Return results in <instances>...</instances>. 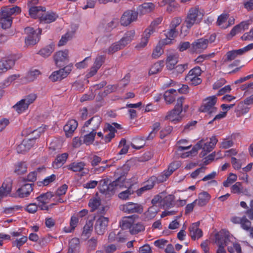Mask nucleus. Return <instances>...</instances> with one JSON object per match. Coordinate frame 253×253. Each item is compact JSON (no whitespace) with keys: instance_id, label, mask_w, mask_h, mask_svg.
Listing matches in <instances>:
<instances>
[{"instance_id":"1","label":"nucleus","mask_w":253,"mask_h":253,"mask_svg":"<svg viewBox=\"0 0 253 253\" xmlns=\"http://www.w3.org/2000/svg\"><path fill=\"white\" fill-rule=\"evenodd\" d=\"M204 16V11L198 7H194L189 10L187 16L181 26V34L184 36L187 34V30H184L185 27L189 29L194 24L198 23Z\"/></svg>"},{"instance_id":"2","label":"nucleus","mask_w":253,"mask_h":253,"mask_svg":"<svg viewBox=\"0 0 253 253\" xmlns=\"http://www.w3.org/2000/svg\"><path fill=\"white\" fill-rule=\"evenodd\" d=\"M120 226L122 229H129L131 234L135 235L144 230V226L140 223L136 221L133 216L123 218L120 222Z\"/></svg>"},{"instance_id":"3","label":"nucleus","mask_w":253,"mask_h":253,"mask_svg":"<svg viewBox=\"0 0 253 253\" xmlns=\"http://www.w3.org/2000/svg\"><path fill=\"white\" fill-rule=\"evenodd\" d=\"M44 127H40L33 131V133L35 135L34 138L26 139L23 140L17 147L16 150L19 153H24L29 150L34 145L35 142V139L38 138L40 135L44 132Z\"/></svg>"},{"instance_id":"4","label":"nucleus","mask_w":253,"mask_h":253,"mask_svg":"<svg viewBox=\"0 0 253 253\" xmlns=\"http://www.w3.org/2000/svg\"><path fill=\"white\" fill-rule=\"evenodd\" d=\"M217 98L215 96H211L206 98L200 107L199 111L207 113L210 115L215 114L217 111V108L215 106Z\"/></svg>"},{"instance_id":"5","label":"nucleus","mask_w":253,"mask_h":253,"mask_svg":"<svg viewBox=\"0 0 253 253\" xmlns=\"http://www.w3.org/2000/svg\"><path fill=\"white\" fill-rule=\"evenodd\" d=\"M25 32L27 37L25 39V43L26 46H31L36 44L39 41V34L41 33L42 29H38L37 33L32 28L27 27L25 28Z\"/></svg>"},{"instance_id":"6","label":"nucleus","mask_w":253,"mask_h":253,"mask_svg":"<svg viewBox=\"0 0 253 253\" xmlns=\"http://www.w3.org/2000/svg\"><path fill=\"white\" fill-rule=\"evenodd\" d=\"M201 73L202 70L201 68L198 66L195 67L189 71L185 79L190 84L193 85H198L202 82V80L200 78Z\"/></svg>"},{"instance_id":"7","label":"nucleus","mask_w":253,"mask_h":253,"mask_svg":"<svg viewBox=\"0 0 253 253\" xmlns=\"http://www.w3.org/2000/svg\"><path fill=\"white\" fill-rule=\"evenodd\" d=\"M105 58V56L103 55H98L94 59L93 64L86 75L87 78L94 76L97 73L98 70L104 63Z\"/></svg>"},{"instance_id":"8","label":"nucleus","mask_w":253,"mask_h":253,"mask_svg":"<svg viewBox=\"0 0 253 253\" xmlns=\"http://www.w3.org/2000/svg\"><path fill=\"white\" fill-rule=\"evenodd\" d=\"M101 121V118L98 116H95L92 117L85 122L83 131L84 132L89 131V129H90L92 131H96L99 127Z\"/></svg>"},{"instance_id":"9","label":"nucleus","mask_w":253,"mask_h":253,"mask_svg":"<svg viewBox=\"0 0 253 253\" xmlns=\"http://www.w3.org/2000/svg\"><path fill=\"white\" fill-rule=\"evenodd\" d=\"M72 65H68L64 68L55 72H53L49 76V79L52 82L61 80L67 77L72 70Z\"/></svg>"},{"instance_id":"10","label":"nucleus","mask_w":253,"mask_h":253,"mask_svg":"<svg viewBox=\"0 0 253 253\" xmlns=\"http://www.w3.org/2000/svg\"><path fill=\"white\" fill-rule=\"evenodd\" d=\"M116 128H121V126L117 123H113L112 125L107 124L103 131L104 133H107L104 138V140L106 143L109 142L111 139L114 137L115 133L116 132Z\"/></svg>"},{"instance_id":"11","label":"nucleus","mask_w":253,"mask_h":253,"mask_svg":"<svg viewBox=\"0 0 253 253\" xmlns=\"http://www.w3.org/2000/svg\"><path fill=\"white\" fill-rule=\"evenodd\" d=\"M138 17V12L134 10H127L122 15L120 22L122 25L126 26L131 22L135 21Z\"/></svg>"},{"instance_id":"12","label":"nucleus","mask_w":253,"mask_h":253,"mask_svg":"<svg viewBox=\"0 0 253 253\" xmlns=\"http://www.w3.org/2000/svg\"><path fill=\"white\" fill-rule=\"evenodd\" d=\"M119 209L121 211L127 213L141 212L143 211L141 205L132 202H127L125 204L121 205Z\"/></svg>"},{"instance_id":"13","label":"nucleus","mask_w":253,"mask_h":253,"mask_svg":"<svg viewBox=\"0 0 253 253\" xmlns=\"http://www.w3.org/2000/svg\"><path fill=\"white\" fill-rule=\"evenodd\" d=\"M88 206L91 208V211H95L100 206L99 209V212L101 214L105 213L108 209V206L101 205L100 198L97 196L92 198L89 200Z\"/></svg>"},{"instance_id":"14","label":"nucleus","mask_w":253,"mask_h":253,"mask_svg":"<svg viewBox=\"0 0 253 253\" xmlns=\"http://www.w3.org/2000/svg\"><path fill=\"white\" fill-rule=\"evenodd\" d=\"M107 217L100 216L96 220L95 224V230L98 235H103L106 230L108 223Z\"/></svg>"},{"instance_id":"15","label":"nucleus","mask_w":253,"mask_h":253,"mask_svg":"<svg viewBox=\"0 0 253 253\" xmlns=\"http://www.w3.org/2000/svg\"><path fill=\"white\" fill-rule=\"evenodd\" d=\"M208 43L207 39H198L191 44L190 50L192 52H200L207 48Z\"/></svg>"},{"instance_id":"16","label":"nucleus","mask_w":253,"mask_h":253,"mask_svg":"<svg viewBox=\"0 0 253 253\" xmlns=\"http://www.w3.org/2000/svg\"><path fill=\"white\" fill-rule=\"evenodd\" d=\"M200 222H196L191 224L189 228V236L192 240H196L200 239L203 236V232L199 228Z\"/></svg>"},{"instance_id":"17","label":"nucleus","mask_w":253,"mask_h":253,"mask_svg":"<svg viewBox=\"0 0 253 253\" xmlns=\"http://www.w3.org/2000/svg\"><path fill=\"white\" fill-rule=\"evenodd\" d=\"M53 195L51 193L47 192L45 194L41 195L37 198L38 201V206L42 210H47L48 209L47 204L49 203L50 199Z\"/></svg>"},{"instance_id":"18","label":"nucleus","mask_w":253,"mask_h":253,"mask_svg":"<svg viewBox=\"0 0 253 253\" xmlns=\"http://www.w3.org/2000/svg\"><path fill=\"white\" fill-rule=\"evenodd\" d=\"M55 63L57 66H61L68 60V51L60 50L54 54Z\"/></svg>"},{"instance_id":"19","label":"nucleus","mask_w":253,"mask_h":253,"mask_svg":"<svg viewBox=\"0 0 253 253\" xmlns=\"http://www.w3.org/2000/svg\"><path fill=\"white\" fill-rule=\"evenodd\" d=\"M181 112L173 108L167 113L165 119L175 124L182 120Z\"/></svg>"},{"instance_id":"20","label":"nucleus","mask_w":253,"mask_h":253,"mask_svg":"<svg viewBox=\"0 0 253 253\" xmlns=\"http://www.w3.org/2000/svg\"><path fill=\"white\" fill-rule=\"evenodd\" d=\"M85 164L83 162H74L67 166L68 169L74 172H82V175L87 173L86 171H84Z\"/></svg>"},{"instance_id":"21","label":"nucleus","mask_w":253,"mask_h":253,"mask_svg":"<svg viewBox=\"0 0 253 253\" xmlns=\"http://www.w3.org/2000/svg\"><path fill=\"white\" fill-rule=\"evenodd\" d=\"M231 238L228 236V233L227 232L222 231L215 235V243L218 246L219 248H224L225 245V241H230Z\"/></svg>"},{"instance_id":"22","label":"nucleus","mask_w":253,"mask_h":253,"mask_svg":"<svg viewBox=\"0 0 253 253\" xmlns=\"http://www.w3.org/2000/svg\"><path fill=\"white\" fill-rule=\"evenodd\" d=\"M110 186L112 187L111 191H119L126 188V178L124 176L119 177L116 180L113 181L110 184Z\"/></svg>"},{"instance_id":"23","label":"nucleus","mask_w":253,"mask_h":253,"mask_svg":"<svg viewBox=\"0 0 253 253\" xmlns=\"http://www.w3.org/2000/svg\"><path fill=\"white\" fill-rule=\"evenodd\" d=\"M178 55L176 53H170L167 55L166 60V68L169 70L174 69L178 63Z\"/></svg>"},{"instance_id":"24","label":"nucleus","mask_w":253,"mask_h":253,"mask_svg":"<svg viewBox=\"0 0 253 253\" xmlns=\"http://www.w3.org/2000/svg\"><path fill=\"white\" fill-rule=\"evenodd\" d=\"M156 5L152 2H145L140 5L137 7L138 14L141 15L146 14L153 11L155 8Z\"/></svg>"},{"instance_id":"25","label":"nucleus","mask_w":253,"mask_h":253,"mask_svg":"<svg viewBox=\"0 0 253 253\" xmlns=\"http://www.w3.org/2000/svg\"><path fill=\"white\" fill-rule=\"evenodd\" d=\"M58 18V15L52 11L46 12L44 9L42 16L40 19L41 22L50 23L56 20Z\"/></svg>"},{"instance_id":"26","label":"nucleus","mask_w":253,"mask_h":253,"mask_svg":"<svg viewBox=\"0 0 253 253\" xmlns=\"http://www.w3.org/2000/svg\"><path fill=\"white\" fill-rule=\"evenodd\" d=\"M15 64V60L10 58H5L0 60V73L5 72Z\"/></svg>"},{"instance_id":"27","label":"nucleus","mask_w":253,"mask_h":253,"mask_svg":"<svg viewBox=\"0 0 253 253\" xmlns=\"http://www.w3.org/2000/svg\"><path fill=\"white\" fill-rule=\"evenodd\" d=\"M78 126V122L75 120H69L64 127L67 137H70Z\"/></svg>"},{"instance_id":"28","label":"nucleus","mask_w":253,"mask_h":253,"mask_svg":"<svg viewBox=\"0 0 253 253\" xmlns=\"http://www.w3.org/2000/svg\"><path fill=\"white\" fill-rule=\"evenodd\" d=\"M12 17L2 11H0V24L3 29H6L11 27Z\"/></svg>"},{"instance_id":"29","label":"nucleus","mask_w":253,"mask_h":253,"mask_svg":"<svg viewBox=\"0 0 253 253\" xmlns=\"http://www.w3.org/2000/svg\"><path fill=\"white\" fill-rule=\"evenodd\" d=\"M217 141L218 140L215 136H213L210 138V141L205 143L204 145H203L202 140L199 141V142H201L202 144V147L201 149L202 148L203 151L205 152L204 155H206L207 153L211 152L214 148Z\"/></svg>"},{"instance_id":"30","label":"nucleus","mask_w":253,"mask_h":253,"mask_svg":"<svg viewBox=\"0 0 253 253\" xmlns=\"http://www.w3.org/2000/svg\"><path fill=\"white\" fill-rule=\"evenodd\" d=\"M79 219L78 216L74 214L72 215L70 220V225L65 226L63 230L66 233H72L78 226Z\"/></svg>"},{"instance_id":"31","label":"nucleus","mask_w":253,"mask_h":253,"mask_svg":"<svg viewBox=\"0 0 253 253\" xmlns=\"http://www.w3.org/2000/svg\"><path fill=\"white\" fill-rule=\"evenodd\" d=\"M32 191V184H25L23 185L21 188L18 189L17 193L20 197L24 198L29 196Z\"/></svg>"},{"instance_id":"32","label":"nucleus","mask_w":253,"mask_h":253,"mask_svg":"<svg viewBox=\"0 0 253 253\" xmlns=\"http://www.w3.org/2000/svg\"><path fill=\"white\" fill-rule=\"evenodd\" d=\"M44 9L45 8L41 6H31L29 9V13L32 18L40 19Z\"/></svg>"},{"instance_id":"33","label":"nucleus","mask_w":253,"mask_h":253,"mask_svg":"<svg viewBox=\"0 0 253 253\" xmlns=\"http://www.w3.org/2000/svg\"><path fill=\"white\" fill-rule=\"evenodd\" d=\"M177 95V91L176 89H170L165 91L164 99L167 104H170L174 102Z\"/></svg>"},{"instance_id":"34","label":"nucleus","mask_w":253,"mask_h":253,"mask_svg":"<svg viewBox=\"0 0 253 253\" xmlns=\"http://www.w3.org/2000/svg\"><path fill=\"white\" fill-rule=\"evenodd\" d=\"M211 199L210 195L207 192H203L200 193L198 197L195 200L197 204L200 206H205Z\"/></svg>"},{"instance_id":"35","label":"nucleus","mask_w":253,"mask_h":253,"mask_svg":"<svg viewBox=\"0 0 253 253\" xmlns=\"http://www.w3.org/2000/svg\"><path fill=\"white\" fill-rule=\"evenodd\" d=\"M12 188V182L10 179L5 180L0 187V192L4 197L10 194Z\"/></svg>"},{"instance_id":"36","label":"nucleus","mask_w":253,"mask_h":253,"mask_svg":"<svg viewBox=\"0 0 253 253\" xmlns=\"http://www.w3.org/2000/svg\"><path fill=\"white\" fill-rule=\"evenodd\" d=\"M135 36V31L130 30L126 32L123 37L120 40L122 45L125 47L127 44L130 43L134 39Z\"/></svg>"},{"instance_id":"37","label":"nucleus","mask_w":253,"mask_h":253,"mask_svg":"<svg viewBox=\"0 0 253 253\" xmlns=\"http://www.w3.org/2000/svg\"><path fill=\"white\" fill-rule=\"evenodd\" d=\"M225 243L229 252L231 253H234L235 252L237 253L241 252V248L239 244L232 242L231 239L230 241H225Z\"/></svg>"},{"instance_id":"38","label":"nucleus","mask_w":253,"mask_h":253,"mask_svg":"<svg viewBox=\"0 0 253 253\" xmlns=\"http://www.w3.org/2000/svg\"><path fill=\"white\" fill-rule=\"evenodd\" d=\"M164 66V62L163 60H160L154 63L150 67L149 71V75L156 74L162 70Z\"/></svg>"},{"instance_id":"39","label":"nucleus","mask_w":253,"mask_h":253,"mask_svg":"<svg viewBox=\"0 0 253 253\" xmlns=\"http://www.w3.org/2000/svg\"><path fill=\"white\" fill-rule=\"evenodd\" d=\"M68 154L66 153H63L62 154L58 156L53 163V167L55 169H58L61 167L66 161L68 158Z\"/></svg>"},{"instance_id":"40","label":"nucleus","mask_w":253,"mask_h":253,"mask_svg":"<svg viewBox=\"0 0 253 253\" xmlns=\"http://www.w3.org/2000/svg\"><path fill=\"white\" fill-rule=\"evenodd\" d=\"M54 50V45L53 44H50L47 46L41 49L39 54L42 56L46 58L50 56Z\"/></svg>"},{"instance_id":"41","label":"nucleus","mask_w":253,"mask_h":253,"mask_svg":"<svg viewBox=\"0 0 253 253\" xmlns=\"http://www.w3.org/2000/svg\"><path fill=\"white\" fill-rule=\"evenodd\" d=\"M179 166V163L177 162L172 163L170 164L168 168V169L167 171L164 172V175L165 177L159 179L161 181H163L166 180V179Z\"/></svg>"},{"instance_id":"42","label":"nucleus","mask_w":253,"mask_h":253,"mask_svg":"<svg viewBox=\"0 0 253 253\" xmlns=\"http://www.w3.org/2000/svg\"><path fill=\"white\" fill-rule=\"evenodd\" d=\"M80 242L78 238H74L72 239L69 243L68 252L70 253H75L76 251L79 248Z\"/></svg>"},{"instance_id":"43","label":"nucleus","mask_w":253,"mask_h":253,"mask_svg":"<svg viewBox=\"0 0 253 253\" xmlns=\"http://www.w3.org/2000/svg\"><path fill=\"white\" fill-rule=\"evenodd\" d=\"M14 110L18 114H21L25 111L28 108L27 104L21 99L13 106Z\"/></svg>"},{"instance_id":"44","label":"nucleus","mask_w":253,"mask_h":253,"mask_svg":"<svg viewBox=\"0 0 253 253\" xmlns=\"http://www.w3.org/2000/svg\"><path fill=\"white\" fill-rule=\"evenodd\" d=\"M96 131H90L88 133L84 135L83 137V142L86 145H89L93 143Z\"/></svg>"},{"instance_id":"45","label":"nucleus","mask_w":253,"mask_h":253,"mask_svg":"<svg viewBox=\"0 0 253 253\" xmlns=\"http://www.w3.org/2000/svg\"><path fill=\"white\" fill-rule=\"evenodd\" d=\"M1 10L11 17L12 15L19 13L21 11L20 7L17 6L12 7L10 6L4 7L1 9Z\"/></svg>"},{"instance_id":"46","label":"nucleus","mask_w":253,"mask_h":253,"mask_svg":"<svg viewBox=\"0 0 253 253\" xmlns=\"http://www.w3.org/2000/svg\"><path fill=\"white\" fill-rule=\"evenodd\" d=\"M99 35L97 38L96 41L100 43H105L109 40L110 34L108 33L104 32V31L102 29L99 30Z\"/></svg>"},{"instance_id":"47","label":"nucleus","mask_w":253,"mask_h":253,"mask_svg":"<svg viewBox=\"0 0 253 253\" xmlns=\"http://www.w3.org/2000/svg\"><path fill=\"white\" fill-rule=\"evenodd\" d=\"M202 147L201 142H198L196 144L195 146H194L192 150L191 151L183 153V152H181V154H177L179 155L180 157L182 158H187L192 154L195 153L197 152V151L201 149Z\"/></svg>"},{"instance_id":"48","label":"nucleus","mask_w":253,"mask_h":253,"mask_svg":"<svg viewBox=\"0 0 253 253\" xmlns=\"http://www.w3.org/2000/svg\"><path fill=\"white\" fill-rule=\"evenodd\" d=\"M93 224V219L92 220H88L85 225L84 226L83 228V231L82 233V235L86 237H88L90 233H91Z\"/></svg>"},{"instance_id":"49","label":"nucleus","mask_w":253,"mask_h":253,"mask_svg":"<svg viewBox=\"0 0 253 253\" xmlns=\"http://www.w3.org/2000/svg\"><path fill=\"white\" fill-rule=\"evenodd\" d=\"M27 171V165L24 162L18 163L15 166L14 172L17 174H22Z\"/></svg>"},{"instance_id":"50","label":"nucleus","mask_w":253,"mask_h":253,"mask_svg":"<svg viewBox=\"0 0 253 253\" xmlns=\"http://www.w3.org/2000/svg\"><path fill=\"white\" fill-rule=\"evenodd\" d=\"M242 54L241 53V51L239 49L238 50H233L230 51H228L226 54V60L228 61H232L234 60L238 56L241 55Z\"/></svg>"},{"instance_id":"51","label":"nucleus","mask_w":253,"mask_h":253,"mask_svg":"<svg viewBox=\"0 0 253 253\" xmlns=\"http://www.w3.org/2000/svg\"><path fill=\"white\" fill-rule=\"evenodd\" d=\"M74 35L73 32H68L63 35L58 42L59 46H63L65 45L67 42L71 40Z\"/></svg>"},{"instance_id":"52","label":"nucleus","mask_w":253,"mask_h":253,"mask_svg":"<svg viewBox=\"0 0 253 253\" xmlns=\"http://www.w3.org/2000/svg\"><path fill=\"white\" fill-rule=\"evenodd\" d=\"M133 193V191L129 187L126 190L120 192L118 194V197L123 200H127Z\"/></svg>"},{"instance_id":"53","label":"nucleus","mask_w":253,"mask_h":253,"mask_svg":"<svg viewBox=\"0 0 253 253\" xmlns=\"http://www.w3.org/2000/svg\"><path fill=\"white\" fill-rule=\"evenodd\" d=\"M154 182L152 180H150L148 181V183L140 188L138 190H137L136 193L138 196L141 195L142 193L145 192L147 190H150L152 189L154 186Z\"/></svg>"},{"instance_id":"54","label":"nucleus","mask_w":253,"mask_h":253,"mask_svg":"<svg viewBox=\"0 0 253 253\" xmlns=\"http://www.w3.org/2000/svg\"><path fill=\"white\" fill-rule=\"evenodd\" d=\"M119 147L122 148L120 151L119 152V154H126L127 153L128 148L129 147V145L126 144V140L124 139H123L120 142Z\"/></svg>"},{"instance_id":"55","label":"nucleus","mask_w":253,"mask_h":253,"mask_svg":"<svg viewBox=\"0 0 253 253\" xmlns=\"http://www.w3.org/2000/svg\"><path fill=\"white\" fill-rule=\"evenodd\" d=\"M40 74V72L36 69L30 71L26 76L27 82H32L34 81Z\"/></svg>"},{"instance_id":"56","label":"nucleus","mask_w":253,"mask_h":253,"mask_svg":"<svg viewBox=\"0 0 253 253\" xmlns=\"http://www.w3.org/2000/svg\"><path fill=\"white\" fill-rule=\"evenodd\" d=\"M124 47L122 44L121 43V42L120 41L118 42H115L113 43L108 48V52L110 54H112L118 50L122 49V48Z\"/></svg>"},{"instance_id":"57","label":"nucleus","mask_w":253,"mask_h":253,"mask_svg":"<svg viewBox=\"0 0 253 253\" xmlns=\"http://www.w3.org/2000/svg\"><path fill=\"white\" fill-rule=\"evenodd\" d=\"M163 52L162 46L159 43L154 48L152 54V57L155 59L158 58L163 54Z\"/></svg>"},{"instance_id":"58","label":"nucleus","mask_w":253,"mask_h":253,"mask_svg":"<svg viewBox=\"0 0 253 253\" xmlns=\"http://www.w3.org/2000/svg\"><path fill=\"white\" fill-rule=\"evenodd\" d=\"M237 179V176L233 173H230L226 181L223 183L224 186L229 187L231 184L236 181Z\"/></svg>"},{"instance_id":"59","label":"nucleus","mask_w":253,"mask_h":253,"mask_svg":"<svg viewBox=\"0 0 253 253\" xmlns=\"http://www.w3.org/2000/svg\"><path fill=\"white\" fill-rule=\"evenodd\" d=\"M158 212V208L155 205H153L149 208L146 212V216L149 218L154 217Z\"/></svg>"},{"instance_id":"60","label":"nucleus","mask_w":253,"mask_h":253,"mask_svg":"<svg viewBox=\"0 0 253 253\" xmlns=\"http://www.w3.org/2000/svg\"><path fill=\"white\" fill-rule=\"evenodd\" d=\"M216 172L213 171L211 173L205 176L203 179L202 180L204 181H209L208 183H211L215 185H217V182L213 180V179L216 176Z\"/></svg>"},{"instance_id":"61","label":"nucleus","mask_w":253,"mask_h":253,"mask_svg":"<svg viewBox=\"0 0 253 253\" xmlns=\"http://www.w3.org/2000/svg\"><path fill=\"white\" fill-rule=\"evenodd\" d=\"M18 209L17 206L3 208L1 212L6 215H10Z\"/></svg>"},{"instance_id":"62","label":"nucleus","mask_w":253,"mask_h":253,"mask_svg":"<svg viewBox=\"0 0 253 253\" xmlns=\"http://www.w3.org/2000/svg\"><path fill=\"white\" fill-rule=\"evenodd\" d=\"M27 241V237L25 236H22L19 239H17L13 242H12L13 246H15L18 249H20V247Z\"/></svg>"},{"instance_id":"63","label":"nucleus","mask_w":253,"mask_h":253,"mask_svg":"<svg viewBox=\"0 0 253 253\" xmlns=\"http://www.w3.org/2000/svg\"><path fill=\"white\" fill-rule=\"evenodd\" d=\"M231 191L233 193H241L243 192V187L242 183L237 182L231 187Z\"/></svg>"},{"instance_id":"64","label":"nucleus","mask_w":253,"mask_h":253,"mask_svg":"<svg viewBox=\"0 0 253 253\" xmlns=\"http://www.w3.org/2000/svg\"><path fill=\"white\" fill-rule=\"evenodd\" d=\"M167 11L169 13L179 12L181 9L178 4L171 3L167 6Z\"/></svg>"}]
</instances>
